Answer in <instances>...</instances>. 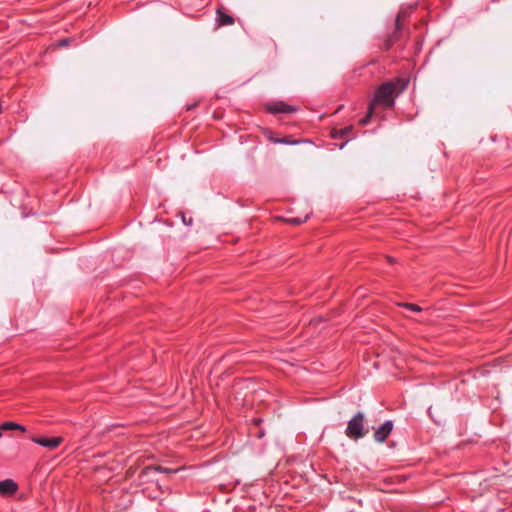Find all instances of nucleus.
Masks as SVG:
<instances>
[{
	"label": "nucleus",
	"instance_id": "1",
	"mask_svg": "<svg viewBox=\"0 0 512 512\" xmlns=\"http://www.w3.org/2000/svg\"><path fill=\"white\" fill-rule=\"evenodd\" d=\"M367 430L364 429V416L361 412H358L348 422L345 434L348 438L358 440L365 436Z\"/></svg>",
	"mask_w": 512,
	"mask_h": 512
},
{
	"label": "nucleus",
	"instance_id": "2",
	"mask_svg": "<svg viewBox=\"0 0 512 512\" xmlns=\"http://www.w3.org/2000/svg\"><path fill=\"white\" fill-rule=\"evenodd\" d=\"M381 105H384V83L377 87L374 97L368 106L367 113L365 117L359 120V124L362 126L367 125L374 116L376 107Z\"/></svg>",
	"mask_w": 512,
	"mask_h": 512
},
{
	"label": "nucleus",
	"instance_id": "3",
	"mask_svg": "<svg viewBox=\"0 0 512 512\" xmlns=\"http://www.w3.org/2000/svg\"><path fill=\"white\" fill-rule=\"evenodd\" d=\"M407 85V81L403 78H397L394 82H386V109L392 107L394 98L397 97Z\"/></svg>",
	"mask_w": 512,
	"mask_h": 512
},
{
	"label": "nucleus",
	"instance_id": "4",
	"mask_svg": "<svg viewBox=\"0 0 512 512\" xmlns=\"http://www.w3.org/2000/svg\"><path fill=\"white\" fill-rule=\"evenodd\" d=\"M408 16H409V11L407 9H401L398 12L395 22H394V32L389 38L390 42H394L401 37L402 31H403V25H404L405 20L408 18Z\"/></svg>",
	"mask_w": 512,
	"mask_h": 512
},
{
	"label": "nucleus",
	"instance_id": "5",
	"mask_svg": "<svg viewBox=\"0 0 512 512\" xmlns=\"http://www.w3.org/2000/svg\"><path fill=\"white\" fill-rule=\"evenodd\" d=\"M266 110L271 114L294 113L297 111V108L283 101H274L266 105Z\"/></svg>",
	"mask_w": 512,
	"mask_h": 512
},
{
	"label": "nucleus",
	"instance_id": "6",
	"mask_svg": "<svg viewBox=\"0 0 512 512\" xmlns=\"http://www.w3.org/2000/svg\"><path fill=\"white\" fill-rule=\"evenodd\" d=\"M31 440L42 446V447H45L49 450H54L56 449L62 442H63V438L62 437H52V438H47V437H32Z\"/></svg>",
	"mask_w": 512,
	"mask_h": 512
},
{
	"label": "nucleus",
	"instance_id": "7",
	"mask_svg": "<svg viewBox=\"0 0 512 512\" xmlns=\"http://www.w3.org/2000/svg\"><path fill=\"white\" fill-rule=\"evenodd\" d=\"M17 489V484L11 479H6L0 482L1 495H12L17 491Z\"/></svg>",
	"mask_w": 512,
	"mask_h": 512
},
{
	"label": "nucleus",
	"instance_id": "8",
	"mask_svg": "<svg viewBox=\"0 0 512 512\" xmlns=\"http://www.w3.org/2000/svg\"><path fill=\"white\" fill-rule=\"evenodd\" d=\"M216 22L218 26H230L235 23V19L222 9H218L216 12Z\"/></svg>",
	"mask_w": 512,
	"mask_h": 512
},
{
	"label": "nucleus",
	"instance_id": "9",
	"mask_svg": "<svg viewBox=\"0 0 512 512\" xmlns=\"http://www.w3.org/2000/svg\"><path fill=\"white\" fill-rule=\"evenodd\" d=\"M8 430H20L22 432H25V427L16 423V422H11V421H8V422H3L1 425H0V432L2 433V431H8Z\"/></svg>",
	"mask_w": 512,
	"mask_h": 512
},
{
	"label": "nucleus",
	"instance_id": "10",
	"mask_svg": "<svg viewBox=\"0 0 512 512\" xmlns=\"http://www.w3.org/2000/svg\"><path fill=\"white\" fill-rule=\"evenodd\" d=\"M266 136L267 138L273 142V143H277V144H287V145H292V144H297L298 141H293L291 140L289 137H284V138H275L272 136V132L269 131L266 133Z\"/></svg>",
	"mask_w": 512,
	"mask_h": 512
},
{
	"label": "nucleus",
	"instance_id": "11",
	"mask_svg": "<svg viewBox=\"0 0 512 512\" xmlns=\"http://www.w3.org/2000/svg\"><path fill=\"white\" fill-rule=\"evenodd\" d=\"M352 129V126H347L341 129H333L331 131V137L334 139L346 137L348 134L351 133Z\"/></svg>",
	"mask_w": 512,
	"mask_h": 512
},
{
	"label": "nucleus",
	"instance_id": "12",
	"mask_svg": "<svg viewBox=\"0 0 512 512\" xmlns=\"http://www.w3.org/2000/svg\"><path fill=\"white\" fill-rule=\"evenodd\" d=\"M374 437L378 442H384V424L380 425L375 431Z\"/></svg>",
	"mask_w": 512,
	"mask_h": 512
},
{
	"label": "nucleus",
	"instance_id": "13",
	"mask_svg": "<svg viewBox=\"0 0 512 512\" xmlns=\"http://www.w3.org/2000/svg\"><path fill=\"white\" fill-rule=\"evenodd\" d=\"M307 219H308V216H305L304 218L292 217V218H289L287 220V222L292 225H301L302 223L306 222Z\"/></svg>",
	"mask_w": 512,
	"mask_h": 512
},
{
	"label": "nucleus",
	"instance_id": "14",
	"mask_svg": "<svg viewBox=\"0 0 512 512\" xmlns=\"http://www.w3.org/2000/svg\"><path fill=\"white\" fill-rule=\"evenodd\" d=\"M153 469H155L156 471L162 472V473H175L177 471V470L170 469L167 467H162V466H155Z\"/></svg>",
	"mask_w": 512,
	"mask_h": 512
},
{
	"label": "nucleus",
	"instance_id": "15",
	"mask_svg": "<svg viewBox=\"0 0 512 512\" xmlns=\"http://www.w3.org/2000/svg\"><path fill=\"white\" fill-rule=\"evenodd\" d=\"M405 307H407L408 309H410L411 311H414V312H419L421 311V307H419L418 305H415V304H406Z\"/></svg>",
	"mask_w": 512,
	"mask_h": 512
},
{
	"label": "nucleus",
	"instance_id": "16",
	"mask_svg": "<svg viewBox=\"0 0 512 512\" xmlns=\"http://www.w3.org/2000/svg\"><path fill=\"white\" fill-rule=\"evenodd\" d=\"M69 42H70V40L68 38H63V39L59 40L58 46L66 47L69 45Z\"/></svg>",
	"mask_w": 512,
	"mask_h": 512
},
{
	"label": "nucleus",
	"instance_id": "17",
	"mask_svg": "<svg viewBox=\"0 0 512 512\" xmlns=\"http://www.w3.org/2000/svg\"><path fill=\"white\" fill-rule=\"evenodd\" d=\"M393 429V423L391 421H386V437Z\"/></svg>",
	"mask_w": 512,
	"mask_h": 512
},
{
	"label": "nucleus",
	"instance_id": "18",
	"mask_svg": "<svg viewBox=\"0 0 512 512\" xmlns=\"http://www.w3.org/2000/svg\"><path fill=\"white\" fill-rule=\"evenodd\" d=\"M183 222H184L186 225H189V224H191L192 219H190V220H189V222H188V219H185V218L183 217Z\"/></svg>",
	"mask_w": 512,
	"mask_h": 512
},
{
	"label": "nucleus",
	"instance_id": "19",
	"mask_svg": "<svg viewBox=\"0 0 512 512\" xmlns=\"http://www.w3.org/2000/svg\"><path fill=\"white\" fill-rule=\"evenodd\" d=\"M183 222H184L186 225H189V224H191L192 219H190V220H189V222H188V219H185V218L183 217Z\"/></svg>",
	"mask_w": 512,
	"mask_h": 512
},
{
	"label": "nucleus",
	"instance_id": "20",
	"mask_svg": "<svg viewBox=\"0 0 512 512\" xmlns=\"http://www.w3.org/2000/svg\"><path fill=\"white\" fill-rule=\"evenodd\" d=\"M195 105L188 106V109H192Z\"/></svg>",
	"mask_w": 512,
	"mask_h": 512
},
{
	"label": "nucleus",
	"instance_id": "21",
	"mask_svg": "<svg viewBox=\"0 0 512 512\" xmlns=\"http://www.w3.org/2000/svg\"><path fill=\"white\" fill-rule=\"evenodd\" d=\"M2 437V433L0 432V438Z\"/></svg>",
	"mask_w": 512,
	"mask_h": 512
}]
</instances>
